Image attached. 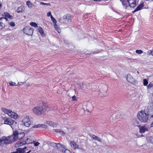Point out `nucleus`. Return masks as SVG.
Returning <instances> with one entry per match:
<instances>
[{
	"label": "nucleus",
	"mask_w": 153,
	"mask_h": 153,
	"mask_svg": "<svg viewBox=\"0 0 153 153\" xmlns=\"http://www.w3.org/2000/svg\"><path fill=\"white\" fill-rule=\"evenodd\" d=\"M30 25L34 27H37V24L36 23L32 22L30 24Z\"/></svg>",
	"instance_id": "32"
},
{
	"label": "nucleus",
	"mask_w": 153,
	"mask_h": 153,
	"mask_svg": "<svg viewBox=\"0 0 153 153\" xmlns=\"http://www.w3.org/2000/svg\"><path fill=\"white\" fill-rule=\"evenodd\" d=\"M26 149V147H24V149H22L21 148H18L17 149V150L18 152L19 153H24V149Z\"/></svg>",
	"instance_id": "30"
},
{
	"label": "nucleus",
	"mask_w": 153,
	"mask_h": 153,
	"mask_svg": "<svg viewBox=\"0 0 153 153\" xmlns=\"http://www.w3.org/2000/svg\"><path fill=\"white\" fill-rule=\"evenodd\" d=\"M41 127L42 128H46L47 127V126L45 124H41Z\"/></svg>",
	"instance_id": "44"
},
{
	"label": "nucleus",
	"mask_w": 153,
	"mask_h": 153,
	"mask_svg": "<svg viewBox=\"0 0 153 153\" xmlns=\"http://www.w3.org/2000/svg\"><path fill=\"white\" fill-rule=\"evenodd\" d=\"M146 138L147 141L153 144V137L148 136L146 137Z\"/></svg>",
	"instance_id": "26"
},
{
	"label": "nucleus",
	"mask_w": 153,
	"mask_h": 153,
	"mask_svg": "<svg viewBox=\"0 0 153 153\" xmlns=\"http://www.w3.org/2000/svg\"><path fill=\"white\" fill-rule=\"evenodd\" d=\"M59 150L65 153H71L70 151L68 149H66V148L64 145H62L61 147H60Z\"/></svg>",
	"instance_id": "15"
},
{
	"label": "nucleus",
	"mask_w": 153,
	"mask_h": 153,
	"mask_svg": "<svg viewBox=\"0 0 153 153\" xmlns=\"http://www.w3.org/2000/svg\"><path fill=\"white\" fill-rule=\"evenodd\" d=\"M26 4L29 7H31L33 5V4L30 1H27L26 2Z\"/></svg>",
	"instance_id": "31"
},
{
	"label": "nucleus",
	"mask_w": 153,
	"mask_h": 153,
	"mask_svg": "<svg viewBox=\"0 0 153 153\" xmlns=\"http://www.w3.org/2000/svg\"><path fill=\"white\" fill-rule=\"evenodd\" d=\"M54 131L55 132H58L60 133L61 134L64 135L65 134V133L63 131H62L60 129H55L54 130Z\"/></svg>",
	"instance_id": "29"
},
{
	"label": "nucleus",
	"mask_w": 153,
	"mask_h": 153,
	"mask_svg": "<svg viewBox=\"0 0 153 153\" xmlns=\"http://www.w3.org/2000/svg\"><path fill=\"white\" fill-rule=\"evenodd\" d=\"M33 144L35 146H38L40 144V143L38 142H36L33 141Z\"/></svg>",
	"instance_id": "35"
},
{
	"label": "nucleus",
	"mask_w": 153,
	"mask_h": 153,
	"mask_svg": "<svg viewBox=\"0 0 153 153\" xmlns=\"http://www.w3.org/2000/svg\"><path fill=\"white\" fill-rule=\"evenodd\" d=\"M7 17H1V18H0V20H1L2 19H5L7 21Z\"/></svg>",
	"instance_id": "47"
},
{
	"label": "nucleus",
	"mask_w": 153,
	"mask_h": 153,
	"mask_svg": "<svg viewBox=\"0 0 153 153\" xmlns=\"http://www.w3.org/2000/svg\"><path fill=\"white\" fill-rule=\"evenodd\" d=\"M149 108V107H148V114L150 118H153V106L152 108L150 109Z\"/></svg>",
	"instance_id": "19"
},
{
	"label": "nucleus",
	"mask_w": 153,
	"mask_h": 153,
	"mask_svg": "<svg viewBox=\"0 0 153 153\" xmlns=\"http://www.w3.org/2000/svg\"><path fill=\"white\" fill-rule=\"evenodd\" d=\"M22 122L24 125L26 127H29L31 124V121L29 117L26 116L25 117Z\"/></svg>",
	"instance_id": "9"
},
{
	"label": "nucleus",
	"mask_w": 153,
	"mask_h": 153,
	"mask_svg": "<svg viewBox=\"0 0 153 153\" xmlns=\"http://www.w3.org/2000/svg\"><path fill=\"white\" fill-rule=\"evenodd\" d=\"M33 29L29 27H26L23 28L24 33L27 35L31 36L33 33Z\"/></svg>",
	"instance_id": "8"
},
{
	"label": "nucleus",
	"mask_w": 153,
	"mask_h": 153,
	"mask_svg": "<svg viewBox=\"0 0 153 153\" xmlns=\"http://www.w3.org/2000/svg\"><path fill=\"white\" fill-rule=\"evenodd\" d=\"M128 4L131 7L134 8L136 5L135 0H127Z\"/></svg>",
	"instance_id": "13"
},
{
	"label": "nucleus",
	"mask_w": 153,
	"mask_h": 153,
	"mask_svg": "<svg viewBox=\"0 0 153 153\" xmlns=\"http://www.w3.org/2000/svg\"><path fill=\"white\" fill-rule=\"evenodd\" d=\"M103 89H101L100 91V93H99V95L101 97H103L106 96L107 95V86L103 85Z\"/></svg>",
	"instance_id": "7"
},
{
	"label": "nucleus",
	"mask_w": 153,
	"mask_h": 153,
	"mask_svg": "<svg viewBox=\"0 0 153 153\" xmlns=\"http://www.w3.org/2000/svg\"><path fill=\"white\" fill-rule=\"evenodd\" d=\"M3 24V23H1V22H0V25L1 26H2V24Z\"/></svg>",
	"instance_id": "53"
},
{
	"label": "nucleus",
	"mask_w": 153,
	"mask_h": 153,
	"mask_svg": "<svg viewBox=\"0 0 153 153\" xmlns=\"http://www.w3.org/2000/svg\"><path fill=\"white\" fill-rule=\"evenodd\" d=\"M46 123L50 126H52L53 127H56L57 126L56 123H54L51 121H47L46 122Z\"/></svg>",
	"instance_id": "21"
},
{
	"label": "nucleus",
	"mask_w": 153,
	"mask_h": 153,
	"mask_svg": "<svg viewBox=\"0 0 153 153\" xmlns=\"http://www.w3.org/2000/svg\"><path fill=\"white\" fill-rule=\"evenodd\" d=\"M4 120V124L10 126L13 129L15 128V124H16V122H15L13 120L9 118H5Z\"/></svg>",
	"instance_id": "5"
},
{
	"label": "nucleus",
	"mask_w": 153,
	"mask_h": 153,
	"mask_svg": "<svg viewBox=\"0 0 153 153\" xmlns=\"http://www.w3.org/2000/svg\"><path fill=\"white\" fill-rule=\"evenodd\" d=\"M153 86V83H150L147 86V89H150Z\"/></svg>",
	"instance_id": "36"
},
{
	"label": "nucleus",
	"mask_w": 153,
	"mask_h": 153,
	"mask_svg": "<svg viewBox=\"0 0 153 153\" xmlns=\"http://www.w3.org/2000/svg\"><path fill=\"white\" fill-rule=\"evenodd\" d=\"M148 54L149 55H152L153 56V51H149L148 52Z\"/></svg>",
	"instance_id": "42"
},
{
	"label": "nucleus",
	"mask_w": 153,
	"mask_h": 153,
	"mask_svg": "<svg viewBox=\"0 0 153 153\" xmlns=\"http://www.w3.org/2000/svg\"><path fill=\"white\" fill-rule=\"evenodd\" d=\"M25 11V8L22 6H20L16 9V12L18 13H22Z\"/></svg>",
	"instance_id": "20"
},
{
	"label": "nucleus",
	"mask_w": 153,
	"mask_h": 153,
	"mask_svg": "<svg viewBox=\"0 0 153 153\" xmlns=\"http://www.w3.org/2000/svg\"><path fill=\"white\" fill-rule=\"evenodd\" d=\"M70 144L71 147L73 149H78V145L74 141L72 140L70 141Z\"/></svg>",
	"instance_id": "14"
},
{
	"label": "nucleus",
	"mask_w": 153,
	"mask_h": 153,
	"mask_svg": "<svg viewBox=\"0 0 153 153\" xmlns=\"http://www.w3.org/2000/svg\"><path fill=\"white\" fill-rule=\"evenodd\" d=\"M2 111L5 114H7L9 116L14 119H17L18 115L16 113L12 111L11 110L8 109L4 108H1Z\"/></svg>",
	"instance_id": "4"
},
{
	"label": "nucleus",
	"mask_w": 153,
	"mask_h": 153,
	"mask_svg": "<svg viewBox=\"0 0 153 153\" xmlns=\"http://www.w3.org/2000/svg\"><path fill=\"white\" fill-rule=\"evenodd\" d=\"M51 20L52 21V22H53L54 23V24H56L57 22V21L56 19L53 17L52 16H51Z\"/></svg>",
	"instance_id": "33"
},
{
	"label": "nucleus",
	"mask_w": 153,
	"mask_h": 153,
	"mask_svg": "<svg viewBox=\"0 0 153 153\" xmlns=\"http://www.w3.org/2000/svg\"><path fill=\"white\" fill-rule=\"evenodd\" d=\"M148 80L146 79H144L143 80V84L144 86H146L148 84Z\"/></svg>",
	"instance_id": "34"
},
{
	"label": "nucleus",
	"mask_w": 153,
	"mask_h": 153,
	"mask_svg": "<svg viewBox=\"0 0 153 153\" xmlns=\"http://www.w3.org/2000/svg\"><path fill=\"white\" fill-rule=\"evenodd\" d=\"M9 84L11 86H16V83L15 82H13L11 81H10L9 82Z\"/></svg>",
	"instance_id": "37"
},
{
	"label": "nucleus",
	"mask_w": 153,
	"mask_h": 153,
	"mask_svg": "<svg viewBox=\"0 0 153 153\" xmlns=\"http://www.w3.org/2000/svg\"><path fill=\"white\" fill-rule=\"evenodd\" d=\"M131 78L132 79H133V78L132 77V76H130V75H128L127 76V80L129 82H131L132 81V80H129V78Z\"/></svg>",
	"instance_id": "39"
},
{
	"label": "nucleus",
	"mask_w": 153,
	"mask_h": 153,
	"mask_svg": "<svg viewBox=\"0 0 153 153\" xmlns=\"http://www.w3.org/2000/svg\"><path fill=\"white\" fill-rule=\"evenodd\" d=\"M90 136L91 138H92L93 139L95 140H97L98 141L101 142H102V140L98 136H96L94 135L91 134L90 135Z\"/></svg>",
	"instance_id": "17"
},
{
	"label": "nucleus",
	"mask_w": 153,
	"mask_h": 153,
	"mask_svg": "<svg viewBox=\"0 0 153 153\" xmlns=\"http://www.w3.org/2000/svg\"><path fill=\"white\" fill-rule=\"evenodd\" d=\"M33 127L34 128L41 127V124L36 125L33 126Z\"/></svg>",
	"instance_id": "43"
},
{
	"label": "nucleus",
	"mask_w": 153,
	"mask_h": 153,
	"mask_svg": "<svg viewBox=\"0 0 153 153\" xmlns=\"http://www.w3.org/2000/svg\"><path fill=\"white\" fill-rule=\"evenodd\" d=\"M11 153H18V152H12Z\"/></svg>",
	"instance_id": "52"
},
{
	"label": "nucleus",
	"mask_w": 153,
	"mask_h": 153,
	"mask_svg": "<svg viewBox=\"0 0 153 153\" xmlns=\"http://www.w3.org/2000/svg\"><path fill=\"white\" fill-rule=\"evenodd\" d=\"M59 21L60 22H61V21H60V19H59Z\"/></svg>",
	"instance_id": "57"
},
{
	"label": "nucleus",
	"mask_w": 153,
	"mask_h": 153,
	"mask_svg": "<svg viewBox=\"0 0 153 153\" xmlns=\"http://www.w3.org/2000/svg\"><path fill=\"white\" fill-rule=\"evenodd\" d=\"M102 0H96L95 1H101Z\"/></svg>",
	"instance_id": "50"
},
{
	"label": "nucleus",
	"mask_w": 153,
	"mask_h": 153,
	"mask_svg": "<svg viewBox=\"0 0 153 153\" xmlns=\"http://www.w3.org/2000/svg\"><path fill=\"white\" fill-rule=\"evenodd\" d=\"M9 24L12 27H14L15 26V23L13 22H10L9 23Z\"/></svg>",
	"instance_id": "40"
},
{
	"label": "nucleus",
	"mask_w": 153,
	"mask_h": 153,
	"mask_svg": "<svg viewBox=\"0 0 153 153\" xmlns=\"http://www.w3.org/2000/svg\"><path fill=\"white\" fill-rule=\"evenodd\" d=\"M72 17L70 14H67L64 15L63 17V19L64 20V22L67 23L71 22Z\"/></svg>",
	"instance_id": "11"
},
{
	"label": "nucleus",
	"mask_w": 153,
	"mask_h": 153,
	"mask_svg": "<svg viewBox=\"0 0 153 153\" xmlns=\"http://www.w3.org/2000/svg\"><path fill=\"white\" fill-rule=\"evenodd\" d=\"M20 85V84H19V83L17 85H16V86H19V85Z\"/></svg>",
	"instance_id": "51"
},
{
	"label": "nucleus",
	"mask_w": 153,
	"mask_h": 153,
	"mask_svg": "<svg viewBox=\"0 0 153 153\" xmlns=\"http://www.w3.org/2000/svg\"><path fill=\"white\" fill-rule=\"evenodd\" d=\"M136 52L137 53L140 54L143 53V51L141 50H137L136 51Z\"/></svg>",
	"instance_id": "38"
},
{
	"label": "nucleus",
	"mask_w": 153,
	"mask_h": 153,
	"mask_svg": "<svg viewBox=\"0 0 153 153\" xmlns=\"http://www.w3.org/2000/svg\"><path fill=\"white\" fill-rule=\"evenodd\" d=\"M6 40L8 41H11L14 39V37L13 35L11 34H7L4 36Z\"/></svg>",
	"instance_id": "18"
},
{
	"label": "nucleus",
	"mask_w": 153,
	"mask_h": 153,
	"mask_svg": "<svg viewBox=\"0 0 153 153\" xmlns=\"http://www.w3.org/2000/svg\"><path fill=\"white\" fill-rule=\"evenodd\" d=\"M54 28L59 33H60L61 30L59 28V26L57 25L56 24H54Z\"/></svg>",
	"instance_id": "27"
},
{
	"label": "nucleus",
	"mask_w": 153,
	"mask_h": 153,
	"mask_svg": "<svg viewBox=\"0 0 153 153\" xmlns=\"http://www.w3.org/2000/svg\"><path fill=\"white\" fill-rule=\"evenodd\" d=\"M137 117L140 122L143 123L147 122L149 120L148 114H147L145 111L143 110L138 112Z\"/></svg>",
	"instance_id": "3"
},
{
	"label": "nucleus",
	"mask_w": 153,
	"mask_h": 153,
	"mask_svg": "<svg viewBox=\"0 0 153 153\" xmlns=\"http://www.w3.org/2000/svg\"><path fill=\"white\" fill-rule=\"evenodd\" d=\"M45 143L50 146H52L59 149H60V147L62 146V144L60 143H56L54 142H51L49 141H47L45 142Z\"/></svg>",
	"instance_id": "6"
},
{
	"label": "nucleus",
	"mask_w": 153,
	"mask_h": 153,
	"mask_svg": "<svg viewBox=\"0 0 153 153\" xmlns=\"http://www.w3.org/2000/svg\"><path fill=\"white\" fill-rule=\"evenodd\" d=\"M139 130V132L140 133H143L145 132L148 131V129L147 127L145 126H142L139 125L138 126Z\"/></svg>",
	"instance_id": "12"
},
{
	"label": "nucleus",
	"mask_w": 153,
	"mask_h": 153,
	"mask_svg": "<svg viewBox=\"0 0 153 153\" xmlns=\"http://www.w3.org/2000/svg\"><path fill=\"white\" fill-rule=\"evenodd\" d=\"M13 136H8V137L3 136L0 139V144H9L14 141L16 140L17 139H21L24 137L25 135V133L23 132L18 133V132L16 131L13 133Z\"/></svg>",
	"instance_id": "1"
},
{
	"label": "nucleus",
	"mask_w": 153,
	"mask_h": 153,
	"mask_svg": "<svg viewBox=\"0 0 153 153\" xmlns=\"http://www.w3.org/2000/svg\"><path fill=\"white\" fill-rule=\"evenodd\" d=\"M138 11V10H137V9L136 8V9L134 10L133 11H132V13H134L135 12L137 11Z\"/></svg>",
	"instance_id": "48"
},
{
	"label": "nucleus",
	"mask_w": 153,
	"mask_h": 153,
	"mask_svg": "<svg viewBox=\"0 0 153 153\" xmlns=\"http://www.w3.org/2000/svg\"><path fill=\"white\" fill-rule=\"evenodd\" d=\"M72 100L73 101H75L76 100V97L74 95V96H73L72 97Z\"/></svg>",
	"instance_id": "46"
},
{
	"label": "nucleus",
	"mask_w": 153,
	"mask_h": 153,
	"mask_svg": "<svg viewBox=\"0 0 153 153\" xmlns=\"http://www.w3.org/2000/svg\"><path fill=\"white\" fill-rule=\"evenodd\" d=\"M38 30L42 36H45V34L44 33L43 30L41 27H38Z\"/></svg>",
	"instance_id": "22"
},
{
	"label": "nucleus",
	"mask_w": 153,
	"mask_h": 153,
	"mask_svg": "<svg viewBox=\"0 0 153 153\" xmlns=\"http://www.w3.org/2000/svg\"><path fill=\"white\" fill-rule=\"evenodd\" d=\"M95 144V145H96L97 144V143H96V142L94 143H93V144Z\"/></svg>",
	"instance_id": "54"
},
{
	"label": "nucleus",
	"mask_w": 153,
	"mask_h": 153,
	"mask_svg": "<svg viewBox=\"0 0 153 153\" xmlns=\"http://www.w3.org/2000/svg\"><path fill=\"white\" fill-rule=\"evenodd\" d=\"M80 88L83 91H87V89H90L91 88L89 86H86V85L83 84H82L80 85Z\"/></svg>",
	"instance_id": "16"
},
{
	"label": "nucleus",
	"mask_w": 153,
	"mask_h": 153,
	"mask_svg": "<svg viewBox=\"0 0 153 153\" xmlns=\"http://www.w3.org/2000/svg\"><path fill=\"white\" fill-rule=\"evenodd\" d=\"M48 108L47 104L44 102H42L39 105L34 107L32 109V111L34 114L39 115L42 112H44L47 111Z\"/></svg>",
	"instance_id": "2"
},
{
	"label": "nucleus",
	"mask_w": 153,
	"mask_h": 153,
	"mask_svg": "<svg viewBox=\"0 0 153 153\" xmlns=\"http://www.w3.org/2000/svg\"><path fill=\"white\" fill-rule=\"evenodd\" d=\"M139 122L138 120L136 119H134L132 120V125L134 126H138H138L139 125H138Z\"/></svg>",
	"instance_id": "23"
},
{
	"label": "nucleus",
	"mask_w": 153,
	"mask_h": 153,
	"mask_svg": "<svg viewBox=\"0 0 153 153\" xmlns=\"http://www.w3.org/2000/svg\"><path fill=\"white\" fill-rule=\"evenodd\" d=\"M153 127V121L152 122V124H151L150 127Z\"/></svg>",
	"instance_id": "49"
},
{
	"label": "nucleus",
	"mask_w": 153,
	"mask_h": 153,
	"mask_svg": "<svg viewBox=\"0 0 153 153\" xmlns=\"http://www.w3.org/2000/svg\"><path fill=\"white\" fill-rule=\"evenodd\" d=\"M137 72L138 73H139V72L138 71H137Z\"/></svg>",
	"instance_id": "56"
},
{
	"label": "nucleus",
	"mask_w": 153,
	"mask_h": 153,
	"mask_svg": "<svg viewBox=\"0 0 153 153\" xmlns=\"http://www.w3.org/2000/svg\"><path fill=\"white\" fill-rule=\"evenodd\" d=\"M3 15V16L11 19H13V16L10 15L9 13L7 12L4 13Z\"/></svg>",
	"instance_id": "25"
},
{
	"label": "nucleus",
	"mask_w": 153,
	"mask_h": 153,
	"mask_svg": "<svg viewBox=\"0 0 153 153\" xmlns=\"http://www.w3.org/2000/svg\"><path fill=\"white\" fill-rule=\"evenodd\" d=\"M122 2L123 5L124 7L126 9H128V4L127 1L125 0H120Z\"/></svg>",
	"instance_id": "24"
},
{
	"label": "nucleus",
	"mask_w": 153,
	"mask_h": 153,
	"mask_svg": "<svg viewBox=\"0 0 153 153\" xmlns=\"http://www.w3.org/2000/svg\"><path fill=\"white\" fill-rule=\"evenodd\" d=\"M40 4L41 5H46L47 6L50 5V3H45L43 2H41Z\"/></svg>",
	"instance_id": "41"
},
{
	"label": "nucleus",
	"mask_w": 153,
	"mask_h": 153,
	"mask_svg": "<svg viewBox=\"0 0 153 153\" xmlns=\"http://www.w3.org/2000/svg\"><path fill=\"white\" fill-rule=\"evenodd\" d=\"M31 140L30 139L27 138V140L25 141L22 142H18L15 144L16 147L20 146L23 145L25 144H28L30 143Z\"/></svg>",
	"instance_id": "10"
},
{
	"label": "nucleus",
	"mask_w": 153,
	"mask_h": 153,
	"mask_svg": "<svg viewBox=\"0 0 153 153\" xmlns=\"http://www.w3.org/2000/svg\"><path fill=\"white\" fill-rule=\"evenodd\" d=\"M144 6V4L143 2H141L136 8L138 11L142 9Z\"/></svg>",
	"instance_id": "28"
},
{
	"label": "nucleus",
	"mask_w": 153,
	"mask_h": 153,
	"mask_svg": "<svg viewBox=\"0 0 153 153\" xmlns=\"http://www.w3.org/2000/svg\"><path fill=\"white\" fill-rule=\"evenodd\" d=\"M141 137H142L143 136V134H142L141 135Z\"/></svg>",
	"instance_id": "55"
},
{
	"label": "nucleus",
	"mask_w": 153,
	"mask_h": 153,
	"mask_svg": "<svg viewBox=\"0 0 153 153\" xmlns=\"http://www.w3.org/2000/svg\"><path fill=\"white\" fill-rule=\"evenodd\" d=\"M47 16L48 17H49V16H52L51 15V12L49 11L48 12L47 14Z\"/></svg>",
	"instance_id": "45"
}]
</instances>
